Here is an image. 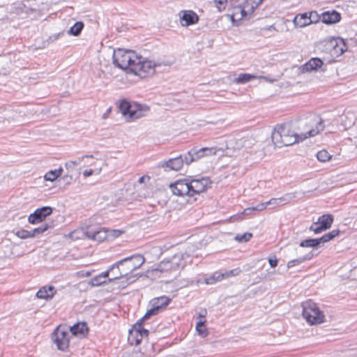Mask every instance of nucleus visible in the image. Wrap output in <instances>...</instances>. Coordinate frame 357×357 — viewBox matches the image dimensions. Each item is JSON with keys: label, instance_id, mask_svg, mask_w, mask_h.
I'll return each mask as SVG.
<instances>
[{"label": "nucleus", "instance_id": "obj_1", "mask_svg": "<svg viewBox=\"0 0 357 357\" xmlns=\"http://www.w3.org/2000/svg\"><path fill=\"white\" fill-rule=\"evenodd\" d=\"M291 126L300 142L309 137H314L324 128L323 120L315 114L300 118L291 123Z\"/></svg>", "mask_w": 357, "mask_h": 357}, {"label": "nucleus", "instance_id": "obj_2", "mask_svg": "<svg viewBox=\"0 0 357 357\" xmlns=\"http://www.w3.org/2000/svg\"><path fill=\"white\" fill-rule=\"evenodd\" d=\"M264 0H243L238 5L231 4L229 8V13L225 17L230 20L233 26L242 25L243 22L250 20L253 17L257 8Z\"/></svg>", "mask_w": 357, "mask_h": 357}, {"label": "nucleus", "instance_id": "obj_3", "mask_svg": "<svg viewBox=\"0 0 357 357\" xmlns=\"http://www.w3.org/2000/svg\"><path fill=\"white\" fill-rule=\"evenodd\" d=\"M271 138L275 146L279 148L300 142L296 135L294 129L292 128L291 123L276 126L272 132Z\"/></svg>", "mask_w": 357, "mask_h": 357}, {"label": "nucleus", "instance_id": "obj_4", "mask_svg": "<svg viewBox=\"0 0 357 357\" xmlns=\"http://www.w3.org/2000/svg\"><path fill=\"white\" fill-rule=\"evenodd\" d=\"M144 263V258L140 255H132L118 261V265H119V268L117 267L118 271H121V273L127 277V280L121 284V288L126 287L137 280V278L132 275V273L141 267Z\"/></svg>", "mask_w": 357, "mask_h": 357}, {"label": "nucleus", "instance_id": "obj_5", "mask_svg": "<svg viewBox=\"0 0 357 357\" xmlns=\"http://www.w3.org/2000/svg\"><path fill=\"white\" fill-rule=\"evenodd\" d=\"M171 65L172 62L170 61L155 63L138 54L130 74H133L141 78H146L155 74L156 67Z\"/></svg>", "mask_w": 357, "mask_h": 357}, {"label": "nucleus", "instance_id": "obj_6", "mask_svg": "<svg viewBox=\"0 0 357 357\" xmlns=\"http://www.w3.org/2000/svg\"><path fill=\"white\" fill-rule=\"evenodd\" d=\"M137 56L132 50L119 48L113 52V63L126 73H130Z\"/></svg>", "mask_w": 357, "mask_h": 357}, {"label": "nucleus", "instance_id": "obj_7", "mask_svg": "<svg viewBox=\"0 0 357 357\" xmlns=\"http://www.w3.org/2000/svg\"><path fill=\"white\" fill-rule=\"evenodd\" d=\"M256 144V140L252 137H246L241 139H231L225 146L226 156H234L241 151L249 152Z\"/></svg>", "mask_w": 357, "mask_h": 357}, {"label": "nucleus", "instance_id": "obj_8", "mask_svg": "<svg viewBox=\"0 0 357 357\" xmlns=\"http://www.w3.org/2000/svg\"><path fill=\"white\" fill-rule=\"evenodd\" d=\"M303 317L310 325L320 324L324 321L325 316L317 305L309 300L302 304Z\"/></svg>", "mask_w": 357, "mask_h": 357}, {"label": "nucleus", "instance_id": "obj_9", "mask_svg": "<svg viewBox=\"0 0 357 357\" xmlns=\"http://www.w3.org/2000/svg\"><path fill=\"white\" fill-rule=\"evenodd\" d=\"M184 255L178 253L174 255L169 259H165L157 265V267L153 268L151 271L155 273H164L172 271H176L180 268H183L185 263L183 261Z\"/></svg>", "mask_w": 357, "mask_h": 357}, {"label": "nucleus", "instance_id": "obj_10", "mask_svg": "<svg viewBox=\"0 0 357 357\" xmlns=\"http://www.w3.org/2000/svg\"><path fill=\"white\" fill-rule=\"evenodd\" d=\"M326 50L333 56L342 55L347 50V45L343 38L331 37L324 40Z\"/></svg>", "mask_w": 357, "mask_h": 357}, {"label": "nucleus", "instance_id": "obj_11", "mask_svg": "<svg viewBox=\"0 0 357 357\" xmlns=\"http://www.w3.org/2000/svg\"><path fill=\"white\" fill-rule=\"evenodd\" d=\"M170 301L171 298L166 296L153 298L150 301L151 308L148 310L144 317L140 319V321H144L151 316L158 314L167 307Z\"/></svg>", "mask_w": 357, "mask_h": 357}, {"label": "nucleus", "instance_id": "obj_12", "mask_svg": "<svg viewBox=\"0 0 357 357\" xmlns=\"http://www.w3.org/2000/svg\"><path fill=\"white\" fill-rule=\"evenodd\" d=\"M143 321L139 319L129 330L128 341L131 345H138L144 337H147L149 331L142 327Z\"/></svg>", "mask_w": 357, "mask_h": 357}, {"label": "nucleus", "instance_id": "obj_13", "mask_svg": "<svg viewBox=\"0 0 357 357\" xmlns=\"http://www.w3.org/2000/svg\"><path fill=\"white\" fill-rule=\"evenodd\" d=\"M211 181L207 177H202L201 178H188L189 190H190V197L195 195H199L204 192L210 185Z\"/></svg>", "mask_w": 357, "mask_h": 357}, {"label": "nucleus", "instance_id": "obj_14", "mask_svg": "<svg viewBox=\"0 0 357 357\" xmlns=\"http://www.w3.org/2000/svg\"><path fill=\"white\" fill-rule=\"evenodd\" d=\"M68 333L56 328L52 335L54 342L56 344L59 349L64 351L68 348L69 346V338Z\"/></svg>", "mask_w": 357, "mask_h": 357}, {"label": "nucleus", "instance_id": "obj_15", "mask_svg": "<svg viewBox=\"0 0 357 357\" xmlns=\"http://www.w3.org/2000/svg\"><path fill=\"white\" fill-rule=\"evenodd\" d=\"M179 22L182 26H189L199 22L198 15L192 10H183L178 13Z\"/></svg>", "mask_w": 357, "mask_h": 357}, {"label": "nucleus", "instance_id": "obj_16", "mask_svg": "<svg viewBox=\"0 0 357 357\" xmlns=\"http://www.w3.org/2000/svg\"><path fill=\"white\" fill-rule=\"evenodd\" d=\"M172 193L176 196L183 197L187 195L190 197V190H189L188 178L178 180L174 183L169 185Z\"/></svg>", "mask_w": 357, "mask_h": 357}, {"label": "nucleus", "instance_id": "obj_17", "mask_svg": "<svg viewBox=\"0 0 357 357\" xmlns=\"http://www.w3.org/2000/svg\"><path fill=\"white\" fill-rule=\"evenodd\" d=\"M52 213V208L50 206H43L35 210L28 217V221L31 224H38L42 222L45 219Z\"/></svg>", "mask_w": 357, "mask_h": 357}, {"label": "nucleus", "instance_id": "obj_18", "mask_svg": "<svg viewBox=\"0 0 357 357\" xmlns=\"http://www.w3.org/2000/svg\"><path fill=\"white\" fill-rule=\"evenodd\" d=\"M183 165V155H180L167 161H162L158 164V167L163 168L165 171H178Z\"/></svg>", "mask_w": 357, "mask_h": 357}, {"label": "nucleus", "instance_id": "obj_19", "mask_svg": "<svg viewBox=\"0 0 357 357\" xmlns=\"http://www.w3.org/2000/svg\"><path fill=\"white\" fill-rule=\"evenodd\" d=\"M84 234L87 238L98 242H102L107 238V231L102 228L87 227Z\"/></svg>", "mask_w": 357, "mask_h": 357}, {"label": "nucleus", "instance_id": "obj_20", "mask_svg": "<svg viewBox=\"0 0 357 357\" xmlns=\"http://www.w3.org/2000/svg\"><path fill=\"white\" fill-rule=\"evenodd\" d=\"M323 66V61L319 58H312L305 64L299 68L301 73H311L317 71Z\"/></svg>", "mask_w": 357, "mask_h": 357}, {"label": "nucleus", "instance_id": "obj_21", "mask_svg": "<svg viewBox=\"0 0 357 357\" xmlns=\"http://www.w3.org/2000/svg\"><path fill=\"white\" fill-rule=\"evenodd\" d=\"M117 267L119 268L118 261L110 266L111 278H109V282L116 280L119 287H121V284L127 280V277L126 275L121 273V271L119 272Z\"/></svg>", "mask_w": 357, "mask_h": 357}, {"label": "nucleus", "instance_id": "obj_22", "mask_svg": "<svg viewBox=\"0 0 357 357\" xmlns=\"http://www.w3.org/2000/svg\"><path fill=\"white\" fill-rule=\"evenodd\" d=\"M150 108L146 105L135 104L130 114V119H138L146 115Z\"/></svg>", "mask_w": 357, "mask_h": 357}, {"label": "nucleus", "instance_id": "obj_23", "mask_svg": "<svg viewBox=\"0 0 357 357\" xmlns=\"http://www.w3.org/2000/svg\"><path fill=\"white\" fill-rule=\"evenodd\" d=\"M341 20L340 14L335 10H329L321 14V22L324 24H334Z\"/></svg>", "mask_w": 357, "mask_h": 357}, {"label": "nucleus", "instance_id": "obj_24", "mask_svg": "<svg viewBox=\"0 0 357 357\" xmlns=\"http://www.w3.org/2000/svg\"><path fill=\"white\" fill-rule=\"evenodd\" d=\"M292 22L296 28H304L310 25L307 12L296 15L294 17Z\"/></svg>", "mask_w": 357, "mask_h": 357}, {"label": "nucleus", "instance_id": "obj_25", "mask_svg": "<svg viewBox=\"0 0 357 357\" xmlns=\"http://www.w3.org/2000/svg\"><path fill=\"white\" fill-rule=\"evenodd\" d=\"M56 293L55 288L53 286L43 287L36 293V297L40 299H51Z\"/></svg>", "mask_w": 357, "mask_h": 357}, {"label": "nucleus", "instance_id": "obj_26", "mask_svg": "<svg viewBox=\"0 0 357 357\" xmlns=\"http://www.w3.org/2000/svg\"><path fill=\"white\" fill-rule=\"evenodd\" d=\"M70 330L73 335H77L79 337H84L88 333V327L84 322L74 324L70 327Z\"/></svg>", "mask_w": 357, "mask_h": 357}, {"label": "nucleus", "instance_id": "obj_27", "mask_svg": "<svg viewBox=\"0 0 357 357\" xmlns=\"http://www.w3.org/2000/svg\"><path fill=\"white\" fill-rule=\"evenodd\" d=\"M292 197L293 196L291 194H287L284 197L279 198H272L269 201L264 202L263 204H264L265 208L268 205H271L274 208L277 206L284 205L288 203Z\"/></svg>", "mask_w": 357, "mask_h": 357}, {"label": "nucleus", "instance_id": "obj_28", "mask_svg": "<svg viewBox=\"0 0 357 357\" xmlns=\"http://www.w3.org/2000/svg\"><path fill=\"white\" fill-rule=\"evenodd\" d=\"M255 79H257V75L243 73L237 75V76L234 79L233 82L236 84H245Z\"/></svg>", "mask_w": 357, "mask_h": 357}, {"label": "nucleus", "instance_id": "obj_29", "mask_svg": "<svg viewBox=\"0 0 357 357\" xmlns=\"http://www.w3.org/2000/svg\"><path fill=\"white\" fill-rule=\"evenodd\" d=\"M206 314V311L204 310V314H199V317L201 318V320L198 321L196 324V330L198 333V334L202 336V337H205L208 335L207 329L205 326V316Z\"/></svg>", "mask_w": 357, "mask_h": 357}, {"label": "nucleus", "instance_id": "obj_30", "mask_svg": "<svg viewBox=\"0 0 357 357\" xmlns=\"http://www.w3.org/2000/svg\"><path fill=\"white\" fill-rule=\"evenodd\" d=\"M317 222L324 227V229H328L331 228L333 224V216L331 214H324L318 218Z\"/></svg>", "mask_w": 357, "mask_h": 357}, {"label": "nucleus", "instance_id": "obj_31", "mask_svg": "<svg viewBox=\"0 0 357 357\" xmlns=\"http://www.w3.org/2000/svg\"><path fill=\"white\" fill-rule=\"evenodd\" d=\"M54 227L53 222H45V223L42 224L40 226H39L37 228H35L32 230H31V236L32 237L37 236L43 233H44L45 231H47L50 228H52Z\"/></svg>", "mask_w": 357, "mask_h": 357}, {"label": "nucleus", "instance_id": "obj_32", "mask_svg": "<svg viewBox=\"0 0 357 357\" xmlns=\"http://www.w3.org/2000/svg\"><path fill=\"white\" fill-rule=\"evenodd\" d=\"M119 109L123 116L128 115L130 119V114L132 109H133V105H132L129 102L122 100L119 102Z\"/></svg>", "mask_w": 357, "mask_h": 357}, {"label": "nucleus", "instance_id": "obj_33", "mask_svg": "<svg viewBox=\"0 0 357 357\" xmlns=\"http://www.w3.org/2000/svg\"><path fill=\"white\" fill-rule=\"evenodd\" d=\"M224 275L222 273L220 272H215L211 276L205 278L204 281L205 283L207 284H213L215 283L216 282L221 281L224 280Z\"/></svg>", "mask_w": 357, "mask_h": 357}, {"label": "nucleus", "instance_id": "obj_34", "mask_svg": "<svg viewBox=\"0 0 357 357\" xmlns=\"http://www.w3.org/2000/svg\"><path fill=\"white\" fill-rule=\"evenodd\" d=\"M321 244L319 238H309L302 241L300 243V246L302 248H315Z\"/></svg>", "mask_w": 357, "mask_h": 357}, {"label": "nucleus", "instance_id": "obj_35", "mask_svg": "<svg viewBox=\"0 0 357 357\" xmlns=\"http://www.w3.org/2000/svg\"><path fill=\"white\" fill-rule=\"evenodd\" d=\"M312 255H306L303 257H298L295 259H292L287 263V266L289 268H292L295 266H298V265L303 263L305 261L310 259L312 258Z\"/></svg>", "mask_w": 357, "mask_h": 357}, {"label": "nucleus", "instance_id": "obj_36", "mask_svg": "<svg viewBox=\"0 0 357 357\" xmlns=\"http://www.w3.org/2000/svg\"><path fill=\"white\" fill-rule=\"evenodd\" d=\"M84 24L82 22H77L74 24L73 26L70 27L68 33L69 35L77 36L80 34L82 30L83 29Z\"/></svg>", "mask_w": 357, "mask_h": 357}, {"label": "nucleus", "instance_id": "obj_37", "mask_svg": "<svg viewBox=\"0 0 357 357\" xmlns=\"http://www.w3.org/2000/svg\"><path fill=\"white\" fill-rule=\"evenodd\" d=\"M204 156L216 155L219 151H221L223 155L225 153V148L223 147H204Z\"/></svg>", "mask_w": 357, "mask_h": 357}, {"label": "nucleus", "instance_id": "obj_38", "mask_svg": "<svg viewBox=\"0 0 357 357\" xmlns=\"http://www.w3.org/2000/svg\"><path fill=\"white\" fill-rule=\"evenodd\" d=\"M339 234V229H333L331 231L324 234L321 238H319V241H321V243L328 242L331 240L333 239L337 236H338Z\"/></svg>", "mask_w": 357, "mask_h": 357}, {"label": "nucleus", "instance_id": "obj_39", "mask_svg": "<svg viewBox=\"0 0 357 357\" xmlns=\"http://www.w3.org/2000/svg\"><path fill=\"white\" fill-rule=\"evenodd\" d=\"M228 0H213V3L218 12L222 13L225 10Z\"/></svg>", "mask_w": 357, "mask_h": 357}, {"label": "nucleus", "instance_id": "obj_40", "mask_svg": "<svg viewBox=\"0 0 357 357\" xmlns=\"http://www.w3.org/2000/svg\"><path fill=\"white\" fill-rule=\"evenodd\" d=\"M84 160V157H80L75 160H70L66 162L65 167L68 172H72L75 167L79 165Z\"/></svg>", "mask_w": 357, "mask_h": 357}, {"label": "nucleus", "instance_id": "obj_41", "mask_svg": "<svg viewBox=\"0 0 357 357\" xmlns=\"http://www.w3.org/2000/svg\"><path fill=\"white\" fill-rule=\"evenodd\" d=\"M331 158V155L326 150H321L317 153V158L320 162H327Z\"/></svg>", "mask_w": 357, "mask_h": 357}, {"label": "nucleus", "instance_id": "obj_42", "mask_svg": "<svg viewBox=\"0 0 357 357\" xmlns=\"http://www.w3.org/2000/svg\"><path fill=\"white\" fill-rule=\"evenodd\" d=\"M107 282L105 279H102L100 275H98L93 278L89 282V284L92 287H98L103 284H106Z\"/></svg>", "mask_w": 357, "mask_h": 357}, {"label": "nucleus", "instance_id": "obj_43", "mask_svg": "<svg viewBox=\"0 0 357 357\" xmlns=\"http://www.w3.org/2000/svg\"><path fill=\"white\" fill-rule=\"evenodd\" d=\"M307 14L310 24H315L318 22L319 20H321V15L320 16L317 11L312 10L310 12H307Z\"/></svg>", "mask_w": 357, "mask_h": 357}, {"label": "nucleus", "instance_id": "obj_44", "mask_svg": "<svg viewBox=\"0 0 357 357\" xmlns=\"http://www.w3.org/2000/svg\"><path fill=\"white\" fill-rule=\"evenodd\" d=\"M252 237V234L246 232L243 234H237L235 239L240 243H244L250 241Z\"/></svg>", "mask_w": 357, "mask_h": 357}, {"label": "nucleus", "instance_id": "obj_45", "mask_svg": "<svg viewBox=\"0 0 357 357\" xmlns=\"http://www.w3.org/2000/svg\"><path fill=\"white\" fill-rule=\"evenodd\" d=\"M183 163L190 165L193 161H196L195 155L192 150L189 151L186 154L183 155Z\"/></svg>", "mask_w": 357, "mask_h": 357}, {"label": "nucleus", "instance_id": "obj_46", "mask_svg": "<svg viewBox=\"0 0 357 357\" xmlns=\"http://www.w3.org/2000/svg\"><path fill=\"white\" fill-rule=\"evenodd\" d=\"M310 230L313 231L314 234H320L322 231H325L326 229H324V227L318 223V222H313L311 226L310 227Z\"/></svg>", "mask_w": 357, "mask_h": 357}, {"label": "nucleus", "instance_id": "obj_47", "mask_svg": "<svg viewBox=\"0 0 357 357\" xmlns=\"http://www.w3.org/2000/svg\"><path fill=\"white\" fill-rule=\"evenodd\" d=\"M15 235L22 239L32 238L31 230L20 229L15 233Z\"/></svg>", "mask_w": 357, "mask_h": 357}, {"label": "nucleus", "instance_id": "obj_48", "mask_svg": "<svg viewBox=\"0 0 357 357\" xmlns=\"http://www.w3.org/2000/svg\"><path fill=\"white\" fill-rule=\"evenodd\" d=\"M241 273V270L240 268H236L234 269H231L230 271H225L223 273L224 278H228L229 277L236 276L238 275Z\"/></svg>", "mask_w": 357, "mask_h": 357}, {"label": "nucleus", "instance_id": "obj_49", "mask_svg": "<svg viewBox=\"0 0 357 357\" xmlns=\"http://www.w3.org/2000/svg\"><path fill=\"white\" fill-rule=\"evenodd\" d=\"M44 178L46 181H54L58 178V174L56 175L55 170H50L45 174Z\"/></svg>", "mask_w": 357, "mask_h": 357}, {"label": "nucleus", "instance_id": "obj_50", "mask_svg": "<svg viewBox=\"0 0 357 357\" xmlns=\"http://www.w3.org/2000/svg\"><path fill=\"white\" fill-rule=\"evenodd\" d=\"M191 150L193 152V154L195 155V158L196 160H197L204 156V148H201L199 149H192Z\"/></svg>", "mask_w": 357, "mask_h": 357}, {"label": "nucleus", "instance_id": "obj_51", "mask_svg": "<svg viewBox=\"0 0 357 357\" xmlns=\"http://www.w3.org/2000/svg\"><path fill=\"white\" fill-rule=\"evenodd\" d=\"M257 79L261 80V81H264L266 82H271V83H273L275 81V79L271 78L267 76H263V75H259V76L257 75Z\"/></svg>", "mask_w": 357, "mask_h": 357}, {"label": "nucleus", "instance_id": "obj_52", "mask_svg": "<svg viewBox=\"0 0 357 357\" xmlns=\"http://www.w3.org/2000/svg\"><path fill=\"white\" fill-rule=\"evenodd\" d=\"M250 210L253 211H261L265 209L264 204L263 203H260L257 204L256 206L250 207Z\"/></svg>", "mask_w": 357, "mask_h": 357}, {"label": "nucleus", "instance_id": "obj_53", "mask_svg": "<svg viewBox=\"0 0 357 357\" xmlns=\"http://www.w3.org/2000/svg\"><path fill=\"white\" fill-rule=\"evenodd\" d=\"M278 259L275 256L268 259V263L272 268H275L278 266Z\"/></svg>", "mask_w": 357, "mask_h": 357}, {"label": "nucleus", "instance_id": "obj_54", "mask_svg": "<svg viewBox=\"0 0 357 357\" xmlns=\"http://www.w3.org/2000/svg\"><path fill=\"white\" fill-rule=\"evenodd\" d=\"M99 275L102 277V279H105V280H107V278L109 279V276L111 275L110 267L106 271L102 272Z\"/></svg>", "mask_w": 357, "mask_h": 357}, {"label": "nucleus", "instance_id": "obj_55", "mask_svg": "<svg viewBox=\"0 0 357 357\" xmlns=\"http://www.w3.org/2000/svg\"><path fill=\"white\" fill-rule=\"evenodd\" d=\"M93 174V170L90 169H86L83 172V176L84 177H88L89 176H91L92 174Z\"/></svg>", "mask_w": 357, "mask_h": 357}, {"label": "nucleus", "instance_id": "obj_56", "mask_svg": "<svg viewBox=\"0 0 357 357\" xmlns=\"http://www.w3.org/2000/svg\"><path fill=\"white\" fill-rule=\"evenodd\" d=\"M112 112V108L109 107L107 109V111L102 114V119H105L108 117L109 114L111 113Z\"/></svg>", "mask_w": 357, "mask_h": 357}, {"label": "nucleus", "instance_id": "obj_57", "mask_svg": "<svg viewBox=\"0 0 357 357\" xmlns=\"http://www.w3.org/2000/svg\"><path fill=\"white\" fill-rule=\"evenodd\" d=\"M252 212V211H251L250 207H248V208H246L245 209H244L243 214L248 215L251 214Z\"/></svg>", "mask_w": 357, "mask_h": 357}, {"label": "nucleus", "instance_id": "obj_58", "mask_svg": "<svg viewBox=\"0 0 357 357\" xmlns=\"http://www.w3.org/2000/svg\"><path fill=\"white\" fill-rule=\"evenodd\" d=\"M54 170L56 172V175L58 174V177L61 175V174L63 171L62 167H59V169H54Z\"/></svg>", "mask_w": 357, "mask_h": 357}, {"label": "nucleus", "instance_id": "obj_59", "mask_svg": "<svg viewBox=\"0 0 357 357\" xmlns=\"http://www.w3.org/2000/svg\"><path fill=\"white\" fill-rule=\"evenodd\" d=\"M113 232H114V236H118L121 234V231L119 230H114Z\"/></svg>", "mask_w": 357, "mask_h": 357}, {"label": "nucleus", "instance_id": "obj_60", "mask_svg": "<svg viewBox=\"0 0 357 357\" xmlns=\"http://www.w3.org/2000/svg\"><path fill=\"white\" fill-rule=\"evenodd\" d=\"M82 157H84V158H93V155H83Z\"/></svg>", "mask_w": 357, "mask_h": 357}, {"label": "nucleus", "instance_id": "obj_61", "mask_svg": "<svg viewBox=\"0 0 357 357\" xmlns=\"http://www.w3.org/2000/svg\"><path fill=\"white\" fill-rule=\"evenodd\" d=\"M144 176L140 177V178H139V183H143V181H144Z\"/></svg>", "mask_w": 357, "mask_h": 357}, {"label": "nucleus", "instance_id": "obj_62", "mask_svg": "<svg viewBox=\"0 0 357 357\" xmlns=\"http://www.w3.org/2000/svg\"><path fill=\"white\" fill-rule=\"evenodd\" d=\"M146 356H149V357H151L152 355H151V354L150 353V354H146Z\"/></svg>", "mask_w": 357, "mask_h": 357}]
</instances>
